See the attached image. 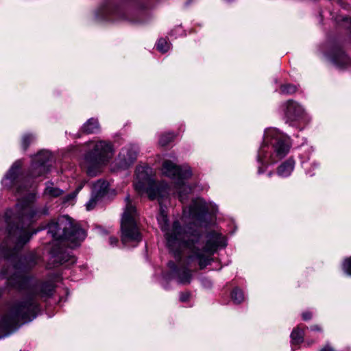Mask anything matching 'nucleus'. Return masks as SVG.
Masks as SVG:
<instances>
[{"label":"nucleus","mask_w":351,"mask_h":351,"mask_svg":"<svg viewBox=\"0 0 351 351\" xmlns=\"http://www.w3.org/2000/svg\"><path fill=\"white\" fill-rule=\"evenodd\" d=\"M191 296V293L189 292H182L180 294V300L181 302H186Z\"/></svg>","instance_id":"nucleus-32"},{"label":"nucleus","mask_w":351,"mask_h":351,"mask_svg":"<svg viewBox=\"0 0 351 351\" xmlns=\"http://www.w3.org/2000/svg\"><path fill=\"white\" fill-rule=\"evenodd\" d=\"M39 289H40V293L41 296H43V297L50 296L51 295H52V293L54 289V286L51 282H45V283L42 284L39 287Z\"/></svg>","instance_id":"nucleus-22"},{"label":"nucleus","mask_w":351,"mask_h":351,"mask_svg":"<svg viewBox=\"0 0 351 351\" xmlns=\"http://www.w3.org/2000/svg\"><path fill=\"white\" fill-rule=\"evenodd\" d=\"M209 205L202 198L193 199L191 204L188 208L183 209L184 215L191 218L194 221L202 222L206 215L209 212Z\"/></svg>","instance_id":"nucleus-12"},{"label":"nucleus","mask_w":351,"mask_h":351,"mask_svg":"<svg viewBox=\"0 0 351 351\" xmlns=\"http://www.w3.org/2000/svg\"><path fill=\"white\" fill-rule=\"evenodd\" d=\"M232 299L236 304H240L244 300V295L243 291L238 289L235 288L233 289L231 293Z\"/></svg>","instance_id":"nucleus-24"},{"label":"nucleus","mask_w":351,"mask_h":351,"mask_svg":"<svg viewBox=\"0 0 351 351\" xmlns=\"http://www.w3.org/2000/svg\"><path fill=\"white\" fill-rule=\"evenodd\" d=\"M158 221L167 240V245L175 257L180 258L181 250L186 248L191 254L189 258L196 260L201 269L210 265L212 256L219 247L226 245L225 238L221 234L212 231L204 237L197 230H184L177 221L169 228L167 216L162 210L158 217Z\"/></svg>","instance_id":"nucleus-2"},{"label":"nucleus","mask_w":351,"mask_h":351,"mask_svg":"<svg viewBox=\"0 0 351 351\" xmlns=\"http://www.w3.org/2000/svg\"><path fill=\"white\" fill-rule=\"evenodd\" d=\"M331 60L339 69H344L351 65V60L341 50L337 51L332 56Z\"/></svg>","instance_id":"nucleus-17"},{"label":"nucleus","mask_w":351,"mask_h":351,"mask_svg":"<svg viewBox=\"0 0 351 351\" xmlns=\"http://www.w3.org/2000/svg\"><path fill=\"white\" fill-rule=\"evenodd\" d=\"M113 155L112 145L106 141L96 143L93 149L88 152L82 163L83 168L90 176H95L100 171L101 167L107 162Z\"/></svg>","instance_id":"nucleus-7"},{"label":"nucleus","mask_w":351,"mask_h":351,"mask_svg":"<svg viewBox=\"0 0 351 351\" xmlns=\"http://www.w3.org/2000/svg\"><path fill=\"white\" fill-rule=\"evenodd\" d=\"M126 203L121 219V241L124 245L130 242L138 243L141 240V234L136 225L137 215L135 206L132 204L130 195L125 198Z\"/></svg>","instance_id":"nucleus-9"},{"label":"nucleus","mask_w":351,"mask_h":351,"mask_svg":"<svg viewBox=\"0 0 351 351\" xmlns=\"http://www.w3.org/2000/svg\"><path fill=\"white\" fill-rule=\"evenodd\" d=\"M108 187V183L106 181L99 180L93 184L92 193L102 197L106 193Z\"/></svg>","instance_id":"nucleus-20"},{"label":"nucleus","mask_w":351,"mask_h":351,"mask_svg":"<svg viewBox=\"0 0 351 351\" xmlns=\"http://www.w3.org/2000/svg\"><path fill=\"white\" fill-rule=\"evenodd\" d=\"M110 244L112 246L116 245L118 243V239L116 237H110L109 239Z\"/></svg>","instance_id":"nucleus-33"},{"label":"nucleus","mask_w":351,"mask_h":351,"mask_svg":"<svg viewBox=\"0 0 351 351\" xmlns=\"http://www.w3.org/2000/svg\"><path fill=\"white\" fill-rule=\"evenodd\" d=\"M100 197L95 195V194L92 193L91 198L89 199V201L86 203V207L87 210H90L93 209L97 204V202L98 201V199Z\"/></svg>","instance_id":"nucleus-28"},{"label":"nucleus","mask_w":351,"mask_h":351,"mask_svg":"<svg viewBox=\"0 0 351 351\" xmlns=\"http://www.w3.org/2000/svg\"><path fill=\"white\" fill-rule=\"evenodd\" d=\"M35 263V261H33L23 266L21 264H16L12 267L13 274L10 275L8 271L5 270L3 272V275L7 278L8 283L11 287L18 289H26L29 284V279L26 276V273Z\"/></svg>","instance_id":"nucleus-10"},{"label":"nucleus","mask_w":351,"mask_h":351,"mask_svg":"<svg viewBox=\"0 0 351 351\" xmlns=\"http://www.w3.org/2000/svg\"><path fill=\"white\" fill-rule=\"evenodd\" d=\"M44 193L51 197H58L63 193V191L55 187L52 182H47Z\"/></svg>","instance_id":"nucleus-21"},{"label":"nucleus","mask_w":351,"mask_h":351,"mask_svg":"<svg viewBox=\"0 0 351 351\" xmlns=\"http://www.w3.org/2000/svg\"><path fill=\"white\" fill-rule=\"evenodd\" d=\"M343 269L346 274L351 276V256L344 260Z\"/></svg>","instance_id":"nucleus-30"},{"label":"nucleus","mask_w":351,"mask_h":351,"mask_svg":"<svg viewBox=\"0 0 351 351\" xmlns=\"http://www.w3.org/2000/svg\"><path fill=\"white\" fill-rule=\"evenodd\" d=\"M175 135L173 133L169 132L163 134L160 136L159 139V144L162 146H165L173 140Z\"/></svg>","instance_id":"nucleus-25"},{"label":"nucleus","mask_w":351,"mask_h":351,"mask_svg":"<svg viewBox=\"0 0 351 351\" xmlns=\"http://www.w3.org/2000/svg\"><path fill=\"white\" fill-rule=\"evenodd\" d=\"M135 190L138 193H145L150 199H158L161 204L167 197L170 188L163 182L156 183L153 178L152 169L148 166H139L136 169Z\"/></svg>","instance_id":"nucleus-6"},{"label":"nucleus","mask_w":351,"mask_h":351,"mask_svg":"<svg viewBox=\"0 0 351 351\" xmlns=\"http://www.w3.org/2000/svg\"><path fill=\"white\" fill-rule=\"evenodd\" d=\"M321 351H335L333 349L329 347H326L324 349H322Z\"/></svg>","instance_id":"nucleus-36"},{"label":"nucleus","mask_w":351,"mask_h":351,"mask_svg":"<svg viewBox=\"0 0 351 351\" xmlns=\"http://www.w3.org/2000/svg\"><path fill=\"white\" fill-rule=\"evenodd\" d=\"M312 315L310 312H305L302 313V318L304 320L306 321L311 318Z\"/></svg>","instance_id":"nucleus-34"},{"label":"nucleus","mask_w":351,"mask_h":351,"mask_svg":"<svg viewBox=\"0 0 351 351\" xmlns=\"http://www.w3.org/2000/svg\"><path fill=\"white\" fill-rule=\"evenodd\" d=\"M82 189V186H79L76 191L68 195H66L64 198V202H69L71 199H73L75 197L77 193L80 191V190Z\"/></svg>","instance_id":"nucleus-31"},{"label":"nucleus","mask_w":351,"mask_h":351,"mask_svg":"<svg viewBox=\"0 0 351 351\" xmlns=\"http://www.w3.org/2000/svg\"><path fill=\"white\" fill-rule=\"evenodd\" d=\"M157 49L162 53L167 52L169 49V44L164 38H160L157 43Z\"/></svg>","instance_id":"nucleus-26"},{"label":"nucleus","mask_w":351,"mask_h":351,"mask_svg":"<svg viewBox=\"0 0 351 351\" xmlns=\"http://www.w3.org/2000/svg\"><path fill=\"white\" fill-rule=\"evenodd\" d=\"M303 108L298 103L289 100L286 104L285 115L290 121H295L303 114Z\"/></svg>","instance_id":"nucleus-16"},{"label":"nucleus","mask_w":351,"mask_h":351,"mask_svg":"<svg viewBox=\"0 0 351 351\" xmlns=\"http://www.w3.org/2000/svg\"><path fill=\"white\" fill-rule=\"evenodd\" d=\"M311 329H312L313 330H316V331H319V330H321V328H319V326H317V325H315V326H313L311 327Z\"/></svg>","instance_id":"nucleus-35"},{"label":"nucleus","mask_w":351,"mask_h":351,"mask_svg":"<svg viewBox=\"0 0 351 351\" xmlns=\"http://www.w3.org/2000/svg\"><path fill=\"white\" fill-rule=\"evenodd\" d=\"M39 311L37 302L32 295L14 302L0 320V332L2 337L14 331L20 322L25 323L34 319Z\"/></svg>","instance_id":"nucleus-4"},{"label":"nucleus","mask_w":351,"mask_h":351,"mask_svg":"<svg viewBox=\"0 0 351 351\" xmlns=\"http://www.w3.org/2000/svg\"><path fill=\"white\" fill-rule=\"evenodd\" d=\"M294 166L295 161L292 158H289L278 167L277 173L281 177H287L292 173Z\"/></svg>","instance_id":"nucleus-18"},{"label":"nucleus","mask_w":351,"mask_h":351,"mask_svg":"<svg viewBox=\"0 0 351 351\" xmlns=\"http://www.w3.org/2000/svg\"><path fill=\"white\" fill-rule=\"evenodd\" d=\"M138 148L134 145H128L121 149L119 154L117 164L119 168L126 169L136 160Z\"/></svg>","instance_id":"nucleus-15"},{"label":"nucleus","mask_w":351,"mask_h":351,"mask_svg":"<svg viewBox=\"0 0 351 351\" xmlns=\"http://www.w3.org/2000/svg\"><path fill=\"white\" fill-rule=\"evenodd\" d=\"M51 261L53 264V267L64 265L67 267L75 264L76 258L67 250L60 247L58 250L53 249L51 250Z\"/></svg>","instance_id":"nucleus-14"},{"label":"nucleus","mask_w":351,"mask_h":351,"mask_svg":"<svg viewBox=\"0 0 351 351\" xmlns=\"http://www.w3.org/2000/svg\"><path fill=\"white\" fill-rule=\"evenodd\" d=\"M22 167V161L16 160L12 165L5 177L1 181L3 187L11 189L16 195H25L23 199H19L16 205L15 213L12 210L9 209L5 213V219L8 223V230L9 239L14 241L15 245L11 252H4L3 256L6 258H9L10 255H14L16 252L22 247L30 239L33 234H29L27 228L34 220V219L40 215L47 214V210H38L32 207V199L33 195L28 193L27 186H23V178L20 175L21 168ZM36 232H34L35 234ZM6 246L4 243L2 248Z\"/></svg>","instance_id":"nucleus-1"},{"label":"nucleus","mask_w":351,"mask_h":351,"mask_svg":"<svg viewBox=\"0 0 351 351\" xmlns=\"http://www.w3.org/2000/svg\"><path fill=\"white\" fill-rule=\"evenodd\" d=\"M168 267L171 269V273L165 276L167 280L175 279L178 284L188 285L192 279L191 271L186 267H178L173 262L170 261Z\"/></svg>","instance_id":"nucleus-13"},{"label":"nucleus","mask_w":351,"mask_h":351,"mask_svg":"<svg viewBox=\"0 0 351 351\" xmlns=\"http://www.w3.org/2000/svg\"><path fill=\"white\" fill-rule=\"evenodd\" d=\"M304 332L302 330H300L298 328L294 329L291 334V342L293 344H299L303 341Z\"/></svg>","instance_id":"nucleus-23"},{"label":"nucleus","mask_w":351,"mask_h":351,"mask_svg":"<svg viewBox=\"0 0 351 351\" xmlns=\"http://www.w3.org/2000/svg\"><path fill=\"white\" fill-rule=\"evenodd\" d=\"M34 139V136L32 134H25L23 136L22 139V147L24 150H26Z\"/></svg>","instance_id":"nucleus-29"},{"label":"nucleus","mask_w":351,"mask_h":351,"mask_svg":"<svg viewBox=\"0 0 351 351\" xmlns=\"http://www.w3.org/2000/svg\"><path fill=\"white\" fill-rule=\"evenodd\" d=\"M296 86L292 84H285L280 87V91L284 94H292L296 91Z\"/></svg>","instance_id":"nucleus-27"},{"label":"nucleus","mask_w":351,"mask_h":351,"mask_svg":"<svg viewBox=\"0 0 351 351\" xmlns=\"http://www.w3.org/2000/svg\"><path fill=\"white\" fill-rule=\"evenodd\" d=\"M48 233L62 245L73 248L86 238V232L78 225L74 224L67 216H62L48 225Z\"/></svg>","instance_id":"nucleus-5"},{"label":"nucleus","mask_w":351,"mask_h":351,"mask_svg":"<svg viewBox=\"0 0 351 351\" xmlns=\"http://www.w3.org/2000/svg\"><path fill=\"white\" fill-rule=\"evenodd\" d=\"M271 174H272V173H271V172H270V173H269L268 176H271Z\"/></svg>","instance_id":"nucleus-37"},{"label":"nucleus","mask_w":351,"mask_h":351,"mask_svg":"<svg viewBox=\"0 0 351 351\" xmlns=\"http://www.w3.org/2000/svg\"><path fill=\"white\" fill-rule=\"evenodd\" d=\"M289 149V139L285 135L276 129H267L256 157L258 173H264L269 165L276 163L285 158Z\"/></svg>","instance_id":"nucleus-3"},{"label":"nucleus","mask_w":351,"mask_h":351,"mask_svg":"<svg viewBox=\"0 0 351 351\" xmlns=\"http://www.w3.org/2000/svg\"><path fill=\"white\" fill-rule=\"evenodd\" d=\"M162 172L165 176L176 180V192L180 201L184 203L192 191L191 187L184 182V180L189 178L192 175L190 167L186 165L178 166L170 160H165L162 163Z\"/></svg>","instance_id":"nucleus-8"},{"label":"nucleus","mask_w":351,"mask_h":351,"mask_svg":"<svg viewBox=\"0 0 351 351\" xmlns=\"http://www.w3.org/2000/svg\"><path fill=\"white\" fill-rule=\"evenodd\" d=\"M51 158V153L47 150H43L34 156L29 176L32 178H36L47 173L49 171L48 162Z\"/></svg>","instance_id":"nucleus-11"},{"label":"nucleus","mask_w":351,"mask_h":351,"mask_svg":"<svg viewBox=\"0 0 351 351\" xmlns=\"http://www.w3.org/2000/svg\"><path fill=\"white\" fill-rule=\"evenodd\" d=\"M82 130L87 134L96 133L99 130L98 120L94 118L89 119L82 126Z\"/></svg>","instance_id":"nucleus-19"}]
</instances>
